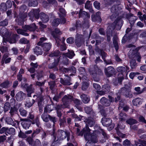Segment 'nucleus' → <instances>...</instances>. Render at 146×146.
I'll list each match as a JSON object with an SVG mask.
<instances>
[{"label":"nucleus","mask_w":146,"mask_h":146,"mask_svg":"<svg viewBox=\"0 0 146 146\" xmlns=\"http://www.w3.org/2000/svg\"><path fill=\"white\" fill-rule=\"evenodd\" d=\"M84 122L86 123L85 127H86V129L88 131H90L91 130L89 128V127H92L94 125L95 122L94 119L91 117H89L88 118L86 117H84Z\"/></svg>","instance_id":"obj_10"},{"label":"nucleus","mask_w":146,"mask_h":146,"mask_svg":"<svg viewBox=\"0 0 146 146\" xmlns=\"http://www.w3.org/2000/svg\"><path fill=\"white\" fill-rule=\"evenodd\" d=\"M22 28L24 29H26L30 32H34L37 29V27L35 23H33L29 25H25L22 26Z\"/></svg>","instance_id":"obj_13"},{"label":"nucleus","mask_w":146,"mask_h":146,"mask_svg":"<svg viewBox=\"0 0 146 146\" xmlns=\"http://www.w3.org/2000/svg\"><path fill=\"white\" fill-rule=\"evenodd\" d=\"M125 125H121L118 124L117 126L115 128V129L116 130V132L117 134H119V133H120V131H119V129H123L125 128Z\"/></svg>","instance_id":"obj_50"},{"label":"nucleus","mask_w":146,"mask_h":146,"mask_svg":"<svg viewBox=\"0 0 146 146\" xmlns=\"http://www.w3.org/2000/svg\"><path fill=\"white\" fill-rule=\"evenodd\" d=\"M33 138L30 136L28 137L27 138L26 141L29 144L32 146H40L41 143L40 140L36 139L35 140H34Z\"/></svg>","instance_id":"obj_11"},{"label":"nucleus","mask_w":146,"mask_h":146,"mask_svg":"<svg viewBox=\"0 0 146 146\" xmlns=\"http://www.w3.org/2000/svg\"><path fill=\"white\" fill-rule=\"evenodd\" d=\"M118 94H121L127 98H131L133 96L131 92V89L129 86L124 87L121 88L119 90Z\"/></svg>","instance_id":"obj_5"},{"label":"nucleus","mask_w":146,"mask_h":146,"mask_svg":"<svg viewBox=\"0 0 146 146\" xmlns=\"http://www.w3.org/2000/svg\"><path fill=\"white\" fill-rule=\"evenodd\" d=\"M25 95V94L23 92L20 91L16 94L15 98L17 101L20 102L23 100Z\"/></svg>","instance_id":"obj_25"},{"label":"nucleus","mask_w":146,"mask_h":146,"mask_svg":"<svg viewBox=\"0 0 146 146\" xmlns=\"http://www.w3.org/2000/svg\"><path fill=\"white\" fill-rule=\"evenodd\" d=\"M60 23V19L59 18L55 19L52 23V25L54 27H57Z\"/></svg>","instance_id":"obj_41"},{"label":"nucleus","mask_w":146,"mask_h":146,"mask_svg":"<svg viewBox=\"0 0 146 146\" xmlns=\"http://www.w3.org/2000/svg\"><path fill=\"white\" fill-rule=\"evenodd\" d=\"M100 103L104 107H108L110 105V102L108 99L104 97L101 98L100 100Z\"/></svg>","instance_id":"obj_27"},{"label":"nucleus","mask_w":146,"mask_h":146,"mask_svg":"<svg viewBox=\"0 0 146 146\" xmlns=\"http://www.w3.org/2000/svg\"><path fill=\"white\" fill-rule=\"evenodd\" d=\"M52 136L54 139L51 146H55L54 145L58 142V140L59 141L63 140L66 137H67L68 141H69L70 139V133L68 131H64L62 130L59 129L57 132V139L56 140V135L55 133V130L53 129Z\"/></svg>","instance_id":"obj_1"},{"label":"nucleus","mask_w":146,"mask_h":146,"mask_svg":"<svg viewBox=\"0 0 146 146\" xmlns=\"http://www.w3.org/2000/svg\"><path fill=\"white\" fill-rule=\"evenodd\" d=\"M129 68L127 66L125 67L123 66H119L117 68V71L119 73L118 75H121L122 76H124L127 72H129Z\"/></svg>","instance_id":"obj_14"},{"label":"nucleus","mask_w":146,"mask_h":146,"mask_svg":"<svg viewBox=\"0 0 146 146\" xmlns=\"http://www.w3.org/2000/svg\"><path fill=\"white\" fill-rule=\"evenodd\" d=\"M0 50L2 53H4L9 51L8 47L6 46L3 45L1 46L0 47Z\"/></svg>","instance_id":"obj_53"},{"label":"nucleus","mask_w":146,"mask_h":146,"mask_svg":"<svg viewBox=\"0 0 146 146\" xmlns=\"http://www.w3.org/2000/svg\"><path fill=\"white\" fill-rule=\"evenodd\" d=\"M73 26H74L76 30L80 29L82 27V24L81 21L79 20H77L75 24H73Z\"/></svg>","instance_id":"obj_38"},{"label":"nucleus","mask_w":146,"mask_h":146,"mask_svg":"<svg viewBox=\"0 0 146 146\" xmlns=\"http://www.w3.org/2000/svg\"><path fill=\"white\" fill-rule=\"evenodd\" d=\"M99 133L102 134L104 137L103 139L102 138L100 140V142L102 143L105 142L106 140L108 139V135L105 132L104 130L103 129H101V131H100Z\"/></svg>","instance_id":"obj_30"},{"label":"nucleus","mask_w":146,"mask_h":146,"mask_svg":"<svg viewBox=\"0 0 146 146\" xmlns=\"http://www.w3.org/2000/svg\"><path fill=\"white\" fill-rule=\"evenodd\" d=\"M11 106L10 103L8 102H5L4 105V109L5 112L8 111L10 109Z\"/></svg>","instance_id":"obj_54"},{"label":"nucleus","mask_w":146,"mask_h":146,"mask_svg":"<svg viewBox=\"0 0 146 146\" xmlns=\"http://www.w3.org/2000/svg\"><path fill=\"white\" fill-rule=\"evenodd\" d=\"M17 32L18 34L21 35L25 36H28L29 35V34L26 33L27 31L26 29H17Z\"/></svg>","instance_id":"obj_34"},{"label":"nucleus","mask_w":146,"mask_h":146,"mask_svg":"<svg viewBox=\"0 0 146 146\" xmlns=\"http://www.w3.org/2000/svg\"><path fill=\"white\" fill-rule=\"evenodd\" d=\"M82 89L84 91L86 90L88 88L89 84L86 82L82 83Z\"/></svg>","instance_id":"obj_63"},{"label":"nucleus","mask_w":146,"mask_h":146,"mask_svg":"<svg viewBox=\"0 0 146 146\" xmlns=\"http://www.w3.org/2000/svg\"><path fill=\"white\" fill-rule=\"evenodd\" d=\"M19 111L20 112L21 115L23 116H26L27 114V111L24 110L23 108H20L19 110Z\"/></svg>","instance_id":"obj_57"},{"label":"nucleus","mask_w":146,"mask_h":146,"mask_svg":"<svg viewBox=\"0 0 146 146\" xmlns=\"http://www.w3.org/2000/svg\"><path fill=\"white\" fill-rule=\"evenodd\" d=\"M59 121L60 122L59 125L61 127H64L65 125L66 124V117H63L62 119L61 118H59Z\"/></svg>","instance_id":"obj_44"},{"label":"nucleus","mask_w":146,"mask_h":146,"mask_svg":"<svg viewBox=\"0 0 146 146\" xmlns=\"http://www.w3.org/2000/svg\"><path fill=\"white\" fill-rule=\"evenodd\" d=\"M127 116L125 113H120L119 115V119L121 121H125Z\"/></svg>","instance_id":"obj_62"},{"label":"nucleus","mask_w":146,"mask_h":146,"mask_svg":"<svg viewBox=\"0 0 146 146\" xmlns=\"http://www.w3.org/2000/svg\"><path fill=\"white\" fill-rule=\"evenodd\" d=\"M72 96H68L65 95L62 99V101L63 103V105L67 106L69 104V100H72Z\"/></svg>","instance_id":"obj_28"},{"label":"nucleus","mask_w":146,"mask_h":146,"mask_svg":"<svg viewBox=\"0 0 146 146\" xmlns=\"http://www.w3.org/2000/svg\"><path fill=\"white\" fill-rule=\"evenodd\" d=\"M89 72L93 78L95 80L97 79L98 76L103 75V72L102 70L98 67L94 66V67L90 68L89 70Z\"/></svg>","instance_id":"obj_6"},{"label":"nucleus","mask_w":146,"mask_h":146,"mask_svg":"<svg viewBox=\"0 0 146 146\" xmlns=\"http://www.w3.org/2000/svg\"><path fill=\"white\" fill-rule=\"evenodd\" d=\"M38 2L37 0H29V5L30 6L35 7L38 5Z\"/></svg>","instance_id":"obj_51"},{"label":"nucleus","mask_w":146,"mask_h":146,"mask_svg":"<svg viewBox=\"0 0 146 146\" xmlns=\"http://www.w3.org/2000/svg\"><path fill=\"white\" fill-rule=\"evenodd\" d=\"M95 50L96 52L98 53L101 56L102 58L106 64H112L111 60H106V57L107 54L103 49L100 48L98 46H96L95 48Z\"/></svg>","instance_id":"obj_7"},{"label":"nucleus","mask_w":146,"mask_h":146,"mask_svg":"<svg viewBox=\"0 0 146 146\" xmlns=\"http://www.w3.org/2000/svg\"><path fill=\"white\" fill-rule=\"evenodd\" d=\"M84 109L85 112L88 114H90L93 111L92 108L91 106L86 107L84 108Z\"/></svg>","instance_id":"obj_60"},{"label":"nucleus","mask_w":146,"mask_h":146,"mask_svg":"<svg viewBox=\"0 0 146 146\" xmlns=\"http://www.w3.org/2000/svg\"><path fill=\"white\" fill-rule=\"evenodd\" d=\"M127 18L129 19V21L131 27H132L135 22L136 20L137 19V17L133 16V14H129L128 15Z\"/></svg>","instance_id":"obj_24"},{"label":"nucleus","mask_w":146,"mask_h":146,"mask_svg":"<svg viewBox=\"0 0 146 146\" xmlns=\"http://www.w3.org/2000/svg\"><path fill=\"white\" fill-rule=\"evenodd\" d=\"M72 116L73 117L75 118V120L77 121H80L82 119L84 120V117H85L80 115H79V116H78L76 114L73 115Z\"/></svg>","instance_id":"obj_43"},{"label":"nucleus","mask_w":146,"mask_h":146,"mask_svg":"<svg viewBox=\"0 0 146 146\" xmlns=\"http://www.w3.org/2000/svg\"><path fill=\"white\" fill-rule=\"evenodd\" d=\"M88 133H90V131H88V130L86 129V127H84L83 129L79 133L78 135L82 136L83 134L84 135L85 134Z\"/></svg>","instance_id":"obj_52"},{"label":"nucleus","mask_w":146,"mask_h":146,"mask_svg":"<svg viewBox=\"0 0 146 146\" xmlns=\"http://www.w3.org/2000/svg\"><path fill=\"white\" fill-rule=\"evenodd\" d=\"M60 82L64 85L70 86L72 84L68 80H64L62 78H60Z\"/></svg>","instance_id":"obj_37"},{"label":"nucleus","mask_w":146,"mask_h":146,"mask_svg":"<svg viewBox=\"0 0 146 146\" xmlns=\"http://www.w3.org/2000/svg\"><path fill=\"white\" fill-rule=\"evenodd\" d=\"M27 17H25L24 15L21 16L15 15V17L16 18L15 21L16 23L19 26H22L24 24L25 19Z\"/></svg>","instance_id":"obj_12"},{"label":"nucleus","mask_w":146,"mask_h":146,"mask_svg":"<svg viewBox=\"0 0 146 146\" xmlns=\"http://www.w3.org/2000/svg\"><path fill=\"white\" fill-rule=\"evenodd\" d=\"M52 44L50 42L44 43L40 46H41L43 50L46 52H48L51 48Z\"/></svg>","instance_id":"obj_22"},{"label":"nucleus","mask_w":146,"mask_h":146,"mask_svg":"<svg viewBox=\"0 0 146 146\" xmlns=\"http://www.w3.org/2000/svg\"><path fill=\"white\" fill-rule=\"evenodd\" d=\"M47 38L45 37H42L40 38V41L37 43V44L38 46H40L44 43V41L46 40Z\"/></svg>","instance_id":"obj_59"},{"label":"nucleus","mask_w":146,"mask_h":146,"mask_svg":"<svg viewBox=\"0 0 146 146\" xmlns=\"http://www.w3.org/2000/svg\"><path fill=\"white\" fill-rule=\"evenodd\" d=\"M48 85L49 86V88L52 90H54L56 85V82L54 80L50 81L48 82Z\"/></svg>","instance_id":"obj_40"},{"label":"nucleus","mask_w":146,"mask_h":146,"mask_svg":"<svg viewBox=\"0 0 146 146\" xmlns=\"http://www.w3.org/2000/svg\"><path fill=\"white\" fill-rule=\"evenodd\" d=\"M60 52L58 50H55L53 52H51L48 55L50 57H58L59 55Z\"/></svg>","instance_id":"obj_45"},{"label":"nucleus","mask_w":146,"mask_h":146,"mask_svg":"<svg viewBox=\"0 0 146 146\" xmlns=\"http://www.w3.org/2000/svg\"><path fill=\"white\" fill-rule=\"evenodd\" d=\"M115 71L114 68L111 66H109L107 68H105L104 69L105 74L108 77H110L113 75Z\"/></svg>","instance_id":"obj_15"},{"label":"nucleus","mask_w":146,"mask_h":146,"mask_svg":"<svg viewBox=\"0 0 146 146\" xmlns=\"http://www.w3.org/2000/svg\"><path fill=\"white\" fill-rule=\"evenodd\" d=\"M33 51L34 54L37 56L42 55L43 53L41 48L38 46H36L34 49Z\"/></svg>","instance_id":"obj_31"},{"label":"nucleus","mask_w":146,"mask_h":146,"mask_svg":"<svg viewBox=\"0 0 146 146\" xmlns=\"http://www.w3.org/2000/svg\"><path fill=\"white\" fill-rule=\"evenodd\" d=\"M7 8L5 3H1L0 5V10L3 12L7 11Z\"/></svg>","instance_id":"obj_46"},{"label":"nucleus","mask_w":146,"mask_h":146,"mask_svg":"<svg viewBox=\"0 0 146 146\" xmlns=\"http://www.w3.org/2000/svg\"><path fill=\"white\" fill-rule=\"evenodd\" d=\"M20 120L22 121L21 123L22 126L26 129H28L31 126L30 119H27L21 118Z\"/></svg>","instance_id":"obj_16"},{"label":"nucleus","mask_w":146,"mask_h":146,"mask_svg":"<svg viewBox=\"0 0 146 146\" xmlns=\"http://www.w3.org/2000/svg\"><path fill=\"white\" fill-rule=\"evenodd\" d=\"M81 98L82 101L85 104L88 103L90 100L89 96L85 94L82 95L81 96Z\"/></svg>","instance_id":"obj_32"},{"label":"nucleus","mask_w":146,"mask_h":146,"mask_svg":"<svg viewBox=\"0 0 146 146\" xmlns=\"http://www.w3.org/2000/svg\"><path fill=\"white\" fill-rule=\"evenodd\" d=\"M51 107L50 105H48L46 106L44 108V112L46 113L50 112L53 110V109L51 108Z\"/></svg>","instance_id":"obj_47"},{"label":"nucleus","mask_w":146,"mask_h":146,"mask_svg":"<svg viewBox=\"0 0 146 146\" xmlns=\"http://www.w3.org/2000/svg\"><path fill=\"white\" fill-rule=\"evenodd\" d=\"M8 20L5 19L4 20L0 22V27H5L8 24Z\"/></svg>","instance_id":"obj_58"},{"label":"nucleus","mask_w":146,"mask_h":146,"mask_svg":"<svg viewBox=\"0 0 146 146\" xmlns=\"http://www.w3.org/2000/svg\"><path fill=\"white\" fill-rule=\"evenodd\" d=\"M113 44L116 51L117 52L119 50V46L118 45V43L116 39H114L113 40Z\"/></svg>","instance_id":"obj_61"},{"label":"nucleus","mask_w":146,"mask_h":146,"mask_svg":"<svg viewBox=\"0 0 146 146\" xmlns=\"http://www.w3.org/2000/svg\"><path fill=\"white\" fill-rule=\"evenodd\" d=\"M143 99L139 98H137L133 99L132 102L133 105L135 106H138L142 104Z\"/></svg>","instance_id":"obj_29"},{"label":"nucleus","mask_w":146,"mask_h":146,"mask_svg":"<svg viewBox=\"0 0 146 146\" xmlns=\"http://www.w3.org/2000/svg\"><path fill=\"white\" fill-rule=\"evenodd\" d=\"M58 15L60 18V23L63 24H65L66 22V19L64 15H61L60 13H59Z\"/></svg>","instance_id":"obj_55"},{"label":"nucleus","mask_w":146,"mask_h":146,"mask_svg":"<svg viewBox=\"0 0 146 146\" xmlns=\"http://www.w3.org/2000/svg\"><path fill=\"white\" fill-rule=\"evenodd\" d=\"M101 14L100 12H98L96 13L95 15H92L91 18L92 21L98 23H101L102 21L101 17Z\"/></svg>","instance_id":"obj_17"},{"label":"nucleus","mask_w":146,"mask_h":146,"mask_svg":"<svg viewBox=\"0 0 146 146\" xmlns=\"http://www.w3.org/2000/svg\"><path fill=\"white\" fill-rule=\"evenodd\" d=\"M64 69L65 70V72L66 73H71L69 74L70 76H72L74 75V74L73 73L75 74L76 73V69L75 67L73 66H71L68 68H64Z\"/></svg>","instance_id":"obj_23"},{"label":"nucleus","mask_w":146,"mask_h":146,"mask_svg":"<svg viewBox=\"0 0 146 146\" xmlns=\"http://www.w3.org/2000/svg\"><path fill=\"white\" fill-rule=\"evenodd\" d=\"M81 38L79 36H78L76 38L75 40V43L77 46L80 47L81 46Z\"/></svg>","instance_id":"obj_56"},{"label":"nucleus","mask_w":146,"mask_h":146,"mask_svg":"<svg viewBox=\"0 0 146 146\" xmlns=\"http://www.w3.org/2000/svg\"><path fill=\"white\" fill-rule=\"evenodd\" d=\"M41 131V129L39 128H36L35 130H34L33 131V132L32 133L31 136V137H35L36 135L38 134Z\"/></svg>","instance_id":"obj_48"},{"label":"nucleus","mask_w":146,"mask_h":146,"mask_svg":"<svg viewBox=\"0 0 146 146\" xmlns=\"http://www.w3.org/2000/svg\"><path fill=\"white\" fill-rule=\"evenodd\" d=\"M84 137L86 141H88L85 146H93V143L98 142L97 135L94 133H86L84 135Z\"/></svg>","instance_id":"obj_4"},{"label":"nucleus","mask_w":146,"mask_h":146,"mask_svg":"<svg viewBox=\"0 0 146 146\" xmlns=\"http://www.w3.org/2000/svg\"><path fill=\"white\" fill-rule=\"evenodd\" d=\"M123 21L120 17H118L116 20L110 25H109L107 31H109L110 34H112L113 31L116 28L118 31L119 30L123 25Z\"/></svg>","instance_id":"obj_3"},{"label":"nucleus","mask_w":146,"mask_h":146,"mask_svg":"<svg viewBox=\"0 0 146 146\" xmlns=\"http://www.w3.org/2000/svg\"><path fill=\"white\" fill-rule=\"evenodd\" d=\"M40 11L39 9H33L32 11L29 13L28 15L31 20L34 19H38L39 18L44 23H46L49 20L48 16L43 12H41L39 14Z\"/></svg>","instance_id":"obj_2"},{"label":"nucleus","mask_w":146,"mask_h":146,"mask_svg":"<svg viewBox=\"0 0 146 146\" xmlns=\"http://www.w3.org/2000/svg\"><path fill=\"white\" fill-rule=\"evenodd\" d=\"M111 87L108 84H106L103 86L102 90L104 91L106 94L109 92L110 91Z\"/></svg>","instance_id":"obj_36"},{"label":"nucleus","mask_w":146,"mask_h":146,"mask_svg":"<svg viewBox=\"0 0 146 146\" xmlns=\"http://www.w3.org/2000/svg\"><path fill=\"white\" fill-rule=\"evenodd\" d=\"M9 82L8 80H6L1 84L0 86L3 88H7L8 87Z\"/></svg>","instance_id":"obj_49"},{"label":"nucleus","mask_w":146,"mask_h":146,"mask_svg":"<svg viewBox=\"0 0 146 146\" xmlns=\"http://www.w3.org/2000/svg\"><path fill=\"white\" fill-rule=\"evenodd\" d=\"M30 122H31V124H36L37 127L38 128H40L42 129L41 127L40 126V122L39 121V118L37 117L35 119L31 121L30 120Z\"/></svg>","instance_id":"obj_33"},{"label":"nucleus","mask_w":146,"mask_h":146,"mask_svg":"<svg viewBox=\"0 0 146 146\" xmlns=\"http://www.w3.org/2000/svg\"><path fill=\"white\" fill-rule=\"evenodd\" d=\"M28 84L26 83L24 87L25 88L27 87L26 88V91L27 93V96L28 97H31V94L34 93L35 89L34 88H33L32 85H30V86H27Z\"/></svg>","instance_id":"obj_21"},{"label":"nucleus","mask_w":146,"mask_h":146,"mask_svg":"<svg viewBox=\"0 0 146 146\" xmlns=\"http://www.w3.org/2000/svg\"><path fill=\"white\" fill-rule=\"evenodd\" d=\"M88 14V13L85 11H83L82 9H80L79 13L78 18H79L81 17H82L84 16H86Z\"/></svg>","instance_id":"obj_42"},{"label":"nucleus","mask_w":146,"mask_h":146,"mask_svg":"<svg viewBox=\"0 0 146 146\" xmlns=\"http://www.w3.org/2000/svg\"><path fill=\"white\" fill-rule=\"evenodd\" d=\"M15 133V129L12 127L9 128L7 127V129L6 132L5 134L7 136L8 134L13 135Z\"/></svg>","instance_id":"obj_39"},{"label":"nucleus","mask_w":146,"mask_h":146,"mask_svg":"<svg viewBox=\"0 0 146 146\" xmlns=\"http://www.w3.org/2000/svg\"><path fill=\"white\" fill-rule=\"evenodd\" d=\"M101 121L103 125L106 127L110 126L112 122L111 118L105 117H102Z\"/></svg>","instance_id":"obj_18"},{"label":"nucleus","mask_w":146,"mask_h":146,"mask_svg":"<svg viewBox=\"0 0 146 146\" xmlns=\"http://www.w3.org/2000/svg\"><path fill=\"white\" fill-rule=\"evenodd\" d=\"M27 7L25 5H21L19 9V15L23 16L24 15L25 17L27 16Z\"/></svg>","instance_id":"obj_19"},{"label":"nucleus","mask_w":146,"mask_h":146,"mask_svg":"<svg viewBox=\"0 0 146 146\" xmlns=\"http://www.w3.org/2000/svg\"><path fill=\"white\" fill-rule=\"evenodd\" d=\"M139 121L140 122H142L146 124V120L144 117L141 115H139L138 118Z\"/></svg>","instance_id":"obj_64"},{"label":"nucleus","mask_w":146,"mask_h":146,"mask_svg":"<svg viewBox=\"0 0 146 146\" xmlns=\"http://www.w3.org/2000/svg\"><path fill=\"white\" fill-rule=\"evenodd\" d=\"M121 9V8L120 7L119 5H113L110 9L111 12L113 13L110 16V19H112L115 18L117 16H118L119 11Z\"/></svg>","instance_id":"obj_8"},{"label":"nucleus","mask_w":146,"mask_h":146,"mask_svg":"<svg viewBox=\"0 0 146 146\" xmlns=\"http://www.w3.org/2000/svg\"><path fill=\"white\" fill-rule=\"evenodd\" d=\"M19 38V36L17 34H14L12 35L11 37L8 38L7 39V41H8L11 44L14 43L16 42Z\"/></svg>","instance_id":"obj_20"},{"label":"nucleus","mask_w":146,"mask_h":146,"mask_svg":"<svg viewBox=\"0 0 146 146\" xmlns=\"http://www.w3.org/2000/svg\"><path fill=\"white\" fill-rule=\"evenodd\" d=\"M60 59V57L55 58L54 59V61L48 64V68L50 69H53L54 72L57 71L58 70V68L57 66L59 62Z\"/></svg>","instance_id":"obj_9"},{"label":"nucleus","mask_w":146,"mask_h":146,"mask_svg":"<svg viewBox=\"0 0 146 146\" xmlns=\"http://www.w3.org/2000/svg\"><path fill=\"white\" fill-rule=\"evenodd\" d=\"M126 122L131 125L138 123V121L135 119L129 118L126 121Z\"/></svg>","instance_id":"obj_35"},{"label":"nucleus","mask_w":146,"mask_h":146,"mask_svg":"<svg viewBox=\"0 0 146 146\" xmlns=\"http://www.w3.org/2000/svg\"><path fill=\"white\" fill-rule=\"evenodd\" d=\"M36 100L37 102L38 106H43V102H44V99L42 95H38Z\"/></svg>","instance_id":"obj_26"}]
</instances>
